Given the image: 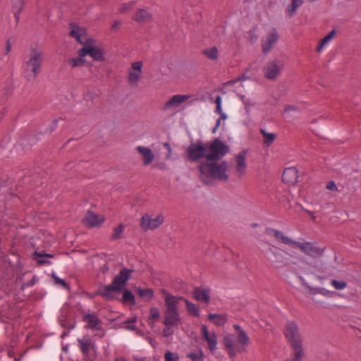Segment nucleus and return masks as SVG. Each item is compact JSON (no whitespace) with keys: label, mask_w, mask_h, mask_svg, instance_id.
Returning a JSON list of instances; mask_svg holds the SVG:
<instances>
[{"label":"nucleus","mask_w":361,"mask_h":361,"mask_svg":"<svg viewBox=\"0 0 361 361\" xmlns=\"http://www.w3.org/2000/svg\"><path fill=\"white\" fill-rule=\"evenodd\" d=\"M298 171L296 167H288L285 169L282 175V180L284 183L294 185L298 182Z\"/></svg>","instance_id":"f3484780"},{"label":"nucleus","mask_w":361,"mask_h":361,"mask_svg":"<svg viewBox=\"0 0 361 361\" xmlns=\"http://www.w3.org/2000/svg\"><path fill=\"white\" fill-rule=\"evenodd\" d=\"M121 25V23L118 21L114 22V23L112 25V29H116L119 25Z\"/></svg>","instance_id":"338daca9"},{"label":"nucleus","mask_w":361,"mask_h":361,"mask_svg":"<svg viewBox=\"0 0 361 361\" xmlns=\"http://www.w3.org/2000/svg\"><path fill=\"white\" fill-rule=\"evenodd\" d=\"M190 97L189 94H176L173 95L169 100H168L163 108L164 110H167L171 107L177 108L182 103L185 102Z\"/></svg>","instance_id":"a211bd4d"},{"label":"nucleus","mask_w":361,"mask_h":361,"mask_svg":"<svg viewBox=\"0 0 361 361\" xmlns=\"http://www.w3.org/2000/svg\"><path fill=\"white\" fill-rule=\"evenodd\" d=\"M207 144H204L201 140L191 143L186 149L187 159L190 162H199L202 159L207 161Z\"/></svg>","instance_id":"0eeeda50"},{"label":"nucleus","mask_w":361,"mask_h":361,"mask_svg":"<svg viewBox=\"0 0 361 361\" xmlns=\"http://www.w3.org/2000/svg\"><path fill=\"white\" fill-rule=\"evenodd\" d=\"M215 112L219 114L222 113L223 111H222L221 106H216Z\"/></svg>","instance_id":"69168bd1"},{"label":"nucleus","mask_w":361,"mask_h":361,"mask_svg":"<svg viewBox=\"0 0 361 361\" xmlns=\"http://www.w3.org/2000/svg\"><path fill=\"white\" fill-rule=\"evenodd\" d=\"M223 343L228 351L230 357L233 358L238 353L246 351L247 345L238 343V336L235 334H228L223 338Z\"/></svg>","instance_id":"6e6552de"},{"label":"nucleus","mask_w":361,"mask_h":361,"mask_svg":"<svg viewBox=\"0 0 361 361\" xmlns=\"http://www.w3.org/2000/svg\"><path fill=\"white\" fill-rule=\"evenodd\" d=\"M304 285L305 286V287L307 288H308L309 290V293L312 295H316V294H319V288H313V287H311L310 286H309L308 284L307 283H304Z\"/></svg>","instance_id":"8fccbe9b"},{"label":"nucleus","mask_w":361,"mask_h":361,"mask_svg":"<svg viewBox=\"0 0 361 361\" xmlns=\"http://www.w3.org/2000/svg\"><path fill=\"white\" fill-rule=\"evenodd\" d=\"M204 353L201 349L196 353H190L187 355L192 361H204Z\"/></svg>","instance_id":"72a5a7b5"},{"label":"nucleus","mask_w":361,"mask_h":361,"mask_svg":"<svg viewBox=\"0 0 361 361\" xmlns=\"http://www.w3.org/2000/svg\"><path fill=\"white\" fill-rule=\"evenodd\" d=\"M197 169L200 173L202 181L207 183L206 179H215L226 182L228 180L227 174L228 164L226 161L218 162V161H204L200 163Z\"/></svg>","instance_id":"7ed1b4c3"},{"label":"nucleus","mask_w":361,"mask_h":361,"mask_svg":"<svg viewBox=\"0 0 361 361\" xmlns=\"http://www.w3.org/2000/svg\"><path fill=\"white\" fill-rule=\"evenodd\" d=\"M216 106H221V96H217L215 99Z\"/></svg>","instance_id":"680f3d73"},{"label":"nucleus","mask_w":361,"mask_h":361,"mask_svg":"<svg viewBox=\"0 0 361 361\" xmlns=\"http://www.w3.org/2000/svg\"><path fill=\"white\" fill-rule=\"evenodd\" d=\"M132 20L138 24L148 23L152 20V14L147 8H138L134 13Z\"/></svg>","instance_id":"4468645a"},{"label":"nucleus","mask_w":361,"mask_h":361,"mask_svg":"<svg viewBox=\"0 0 361 361\" xmlns=\"http://www.w3.org/2000/svg\"><path fill=\"white\" fill-rule=\"evenodd\" d=\"M71 30L69 33L70 36L75 38L76 41L84 47L80 49L78 51V55L85 56L86 55L90 56L94 61H104L105 57L101 49L97 47L93 46V39L88 38L85 42L82 39V36L85 34V29L78 27L75 24L70 23Z\"/></svg>","instance_id":"f03ea898"},{"label":"nucleus","mask_w":361,"mask_h":361,"mask_svg":"<svg viewBox=\"0 0 361 361\" xmlns=\"http://www.w3.org/2000/svg\"><path fill=\"white\" fill-rule=\"evenodd\" d=\"M139 297L145 299L147 301H150L154 297V290L152 288H142L139 287L136 290Z\"/></svg>","instance_id":"a878e982"},{"label":"nucleus","mask_w":361,"mask_h":361,"mask_svg":"<svg viewBox=\"0 0 361 361\" xmlns=\"http://www.w3.org/2000/svg\"><path fill=\"white\" fill-rule=\"evenodd\" d=\"M103 221V219L99 220V216L91 211H88L82 219L83 224L90 228L99 226Z\"/></svg>","instance_id":"6ab92c4d"},{"label":"nucleus","mask_w":361,"mask_h":361,"mask_svg":"<svg viewBox=\"0 0 361 361\" xmlns=\"http://www.w3.org/2000/svg\"><path fill=\"white\" fill-rule=\"evenodd\" d=\"M260 133L264 137V145L270 146L276 140V135L273 133H267L264 129H260Z\"/></svg>","instance_id":"c85d7f7f"},{"label":"nucleus","mask_w":361,"mask_h":361,"mask_svg":"<svg viewBox=\"0 0 361 361\" xmlns=\"http://www.w3.org/2000/svg\"><path fill=\"white\" fill-rule=\"evenodd\" d=\"M293 350L295 351L294 357L287 360L286 361H298L300 360L303 355V348L302 347H292Z\"/></svg>","instance_id":"e433bc0d"},{"label":"nucleus","mask_w":361,"mask_h":361,"mask_svg":"<svg viewBox=\"0 0 361 361\" xmlns=\"http://www.w3.org/2000/svg\"><path fill=\"white\" fill-rule=\"evenodd\" d=\"M35 283H36V276H34L31 281L25 283L23 285L22 288L23 289L25 287L32 286Z\"/></svg>","instance_id":"864d4df0"},{"label":"nucleus","mask_w":361,"mask_h":361,"mask_svg":"<svg viewBox=\"0 0 361 361\" xmlns=\"http://www.w3.org/2000/svg\"><path fill=\"white\" fill-rule=\"evenodd\" d=\"M178 355L176 353L167 351L165 353V361H178Z\"/></svg>","instance_id":"37998d69"},{"label":"nucleus","mask_w":361,"mask_h":361,"mask_svg":"<svg viewBox=\"0 0 361 361\" xmlns=\"http://www.w3.org/2000/svg\"><path fill=\"white\" fill-rule=\"evenodd\" d=\"M42 63V56L41 52L36 49H32V54L30 59L26 61L24 68V75L27 80L32 81L36 78V76L41 71Z\"/></svg>","instance_id":"39448f33"},{"label":"nucleus","mask_w":361,"mask_h":361,"mask_svg":"<svg viewBox=\"0 0 361 361\" xmlns=\"http://www.w3.org/2000/svg\"><path fill=\"white\" fill-rule=\"evenodd\" d=\"M271 253L274 257H270L269 259L272 263L279 264L283 262V257L279 252L271 251Z\"/></svg>","instance_id":"79ce46f5"},{"label":"nucleus","mask_w":361,"mask_h":361,"mask_svg":"<svg viewBox=\"0 0 361 361\" xmlns=\"http://www.w3.org/2000/svg\"><path fill=\"white\" fill-rule=\"evenodd\" d=\"M164 147L168 150L169 153L171 152V148L169 142L164 143Z\"/></svg>","instance_id":"0e129e2a"},{"label":"nucleus","mask_w":361,"mask_h":361,"mask_svg":"<svg viewBox=\"0 0 361 361\" xmlns=\"http://www.w3.org/2000/svg\"><path fill=\"white\" fill-rule=\"evenodd\" d=\"M85 56H81L79 55L78 58H71L68 59V63L72 67H81L85 64V59H84Z\"/></svg>","instance_id":"7c9ffc66"},{"label":"nucleus","mask_w":361,"mask_h":361,"mask_svg":"<svg viewBox=\"0 0 361 361\" xmlns=\"http://www.w3.org/2000/svg\"><path fill=\"white\" fill-rule=\"evenodd\" d=\"M207 147L208 161H219L229 152L228 146L219 138H216L209 144H207Z\"/></svg>","instance_id":"423d86ee"},{"label":"nucleus","mask_w":361,"mask_h":361,"mask_svg":"<svg viewBox=\"0 0 361 361\" xmlns=\"http://www.w3.org/2000/svg\"><path fill=\"white\" fill-rule=\"evenodd\" d=\"M124 230V226L123 224H119L116 228H114V233L111 237V239L113 240H118L121 238L122 233Z\"/></svg>","instance_id":"c9c22d12"},{"label":"nucleus","mask_w":361,"mask_h":361,"mask_svg":"<svg viewBox=\"0 0 361 361\" xmlns=\"http://www.w3.org/2000/svg\"><path fill=\"white\" fill-rule=\"evenodd\" d=\"M331 283L336 290H343L347 286L345 281H337L336 279L331 280Z\"/></svg>","instance_id":"4c0bfd02"},{"label":"nucleus","mask_w":361,"mask_h":361,"mask_svg":"<svg viewBox=\"0 0 361 361\" xmlns=\"http://www.w3.org/2000/svg\"><path fill=\"white\" fill-rule=\"evenodd\" d=\"M80 350L86 361H93L96 358L95 345L89 336L78 339Z\"/></svg>","instance_id":"1a4fd4ad"},{"label":"nucleus","mask_w":361,"mask_h":361,"mask_svg":"<svg viewBox=\"0 0 361 361\" xmlns=\"http://www.w3.org/2000/svg\"><path fill=\"white\" fill-rule=\"evenodd\" d=\"M161 292L165 295L164 302L166 305V310L164 312V319L163 324L165 326H178L180 322L178 304L180 300L183 299V297L174 296L164 289H162Z\"/></svg>","instance_id":"20e7f679"},{"label":"nucleus","mask_w":361,"mask_h":361,"mask_svg":"<svg viewBox=\"0 0 361 361\" xmlns=\"http://www.w3.org/2000/svg\"><path fill=\"white\" fill-rule=\"evenodd\" d=\"M283 69V64L279 60L271 61L263 66L264 76L269 80H276Z\"/></svg>","instance_id":"9d476101"},{"label":"nucleus","mask_w":361,"mask_h":361,"mask_svg":"<svg viewBox=\"0 0 361 361\" xmlns=\"http://www.w3.org/2000/svg\"><path fill=\"white\" fill-rule=\"evenodd\" d=\"M249 78L248 76L245 75V74H243L241 76L237 78L235 80H233V81H230L231 83H235L238 81H243V80H247Z\"/></svg>","instance_id":"5fc2aeb1"},{"label":"nucleus","mask_w":361,"mask_h":361,"mask_svg":"<svg viewBox=\"0 0 361 361\" xmlns=\"http://www.w3.org/2000/svg\"><path fill=\"white\" fill-rule=\"evenodd\" d=\"M82 320L88 324L90 328L93 329H99L98 324L101 323V321L94 313L84 314Z\"/></svg>","instance_id":"b1692460"},{"label":"nucleus","mask_w":361,"mask_h":361,"mask_svg":"<svg viewBox=\"0 0 361 361\" xmlns=\"http://www.w3.org/2000/svg\"><path fill=\"white\" fill-rule=\"evenodd\" d=\"M121 301L124 304L130 303L133 305H135L136 304L133 293L126 288L123 289V297Z\"/></svg>","instance_id":"cd10ccee"},{"label":"nucleus","mask_w":361,"mask_h":361,"mask_svg":"<svg viewBox=\"0 0 361 361\" xmlns=\"http://www.w3.org/2000/svg\"><path fill=\"white\" fill-rule=\"evenodd\" d=\"M294 248H299L305 255L313 258L319 257L323 254L322 249L310 242L302 243L297 241V245H295Z\"/></svg>","instance_id":"f8f14e48"},{"label":"nucleus","mask_w":361,"mask_h":361,"mask_svg":"<svg viewBox=\"0 0 361 361\" xmlns=\"http://www.w3.org/2000/svg\"><path fill=\"white\" fill-rule=\"evenodd\" d=\"M233 328L238 333V343H240L242 345H248V344L250 343V338L247 336L245 331L238 324H234Z\"/></svg>","instance_id":"393cba45"},{"label":"nucleus","mask_w":361,"mask_h":361,"mask_svg":"<svg viewBox=\"0 0 361 361\" xmlns=\"http://www.w3.org/2000/svg\"><path fill=\"white\" fill-rule=\"evenodd\" d=\"M201 330L202 335L205 340L208 343V348L212 351L214 352L216 349L217 340L216 334L213 332L209 334L207 331V328L206 325H202Z\"/></svg>","instance_id":"aec40b11"},{"label":"nucleus","mask_w":361,"mask_h":361,"mask_svg":"<svg viewBox=\"0 0 361 361\" xmlns=\"http://www.w3.org/2000/svg\"><path fill=\"white\" fill-rule=\"evenodd\" d=\"M164 222V216L159 215L154 219H151L147 214L142 216L141 219V227L143 230H154L158 228Z\"/></svg>","instance_id":"ddd939ff"},{"label":"nucleus","mask_w":361,"mask_h":361,"mask_svg":"<svg viewBox=\"0 0 361 361\" xmlns=\"http://www.w3.org/2000/svg\"><path fill=\"white\" fill-rule=\"evenodd\" d=\"M247 151L243 150L240 152L235 157L236 161V171L239 173L240 176H242L245 173L247 164H246V156Z\"/></svg>","instance_id":"5701e85b"},{"label":"nucleus","mask_w":361,"mask_h":361,"mask_svg":"<svg viewBox=\"0 0 361 361\" xmlns=\"http://www.w3.org/2000/svg\"><path fill=\"white\" fill-rule=\"evenodd\" d=\"M33 256H36L37 257H51L53 258L54 255L46 253L44 252H37L35 251L33 253Z\"/></svg>","instance_id":"a18cd8bd"},{"label":"nucleus","mask_w":361,"mask_h":361,"mask_svg":"<svg viewBox=\"0 0 361 361\" xmlns=\"http://www.w3.org/2000/svg\"><path fill=\"white\" fill-rule=\"evenodd\" d=\"M146 357H134L135 361H145Z\"/></svg>","instance_id":"774afa93"},{"label":"nucleus","mask_w":361,"mask_h":361,"mask_svg":"<svg viewBox=\"0 0 361 361\" xmlns=\"http://www.w3.org/2000/svg\"><path fill=\"white\" fill-rule=\"evenodd\" d=\"M53 278L56 284L61 285L66 288H69L68 283L63 279L56 276L55 274H53Z\"/></svg>","instance_id":"c03bdc74"},{"label":"nucleus","mask_w":361,"mask_h":361,"mask_svg":"<svg viewBox=\"0 0 361 361\" xmlns=\"http://www.w3.org/2000/svg\"><path fill=\"white\" fill-rule=\"evenodd\" d=\"M284 334L291 347H302L301 336L295 322H289L287 323Z\"/></svg>","instance_id":"9b49d317"},{"label":"nucleus","mask_w":361,"mask_h":361,"mask_svg":"<svg viewBox=\"0 0 361 361\" xmlns=\"http://www.w3.org/2000/svg\"><path fill=\"white\" fill-rule=\"evenodd\" d=\"M249 35H250V41L251 42H255L257 41L258 37L255 34V30H251L249 31Z\"/></svg>","instance_id":"603ef678"},{"label":"nucleus","mask_w":361,"mask_h":361,"mask_svg":"<svg viewBox=\"0 0 361 361\" xmlns=\"http://www.w3.org/2000/svg\"><path fill=\"white\" fill-rule=\"evenodd\" d=\"M140 74L138 73L135 72L134 71H132L131 69L129 70V75H128V82L130 84L136 85L137 84V82L140 78Z\"/></svg>","instance_id":"f704fd0d"},{"label":"nucleus","mask_w":361,"mask_h":361,"mask_svg":"<svg viewBox=\"0 0 361 361\" xmlns=\"http://www.w3.org/2000/svg\"><path fill=\"white\" fill-rule=\"evenodd\" d=\"M136 149L142 155L144 165L147 166L152 162L154 154L149 147L138 146Z\"/></svg>","instance_id":"4be33fe9"},{"label":"nucleus","mask_w":361,"mask_h":361,"mask_svg":"<svg viewBox=\"0 0 361 361\" xmlns=\"http://www.w3.org/2000/svg\"><path fill=\"white\" fill-rule=\"evenodd\" d=\"M133 6H134V1L123 3L121 4V7L119 8L118 11L121 13H124L128 11L132 10Z\"/></svg>","instance_id":"ea45409f"},{"label":"nucleus","mask_w":361,"mask_h":361,"mask_svg":"<svg viewBox=\"0 0 361 361\" xmlns=\"http://www.w3.org/2000/svg\"><path fill=\"white\" fill-rule=\"evenodd\" d=\"M336 35V30H333L331 31L326 36H325L320 42L319 46L317 48V51H320L324 46H325L326 44H328L330 40H331Z\"/></svg>","instance_id":"473e14b6"},{"label":"nucleus","mask_w":361,"mask_h":361,"mask_svg":"<svg viewBox=\"0 0 361 361\" xmlns=\"http://www.w3.org/2000/svg\"><path fill=\"white\" fill-rule=\"evenodd\" d=\"M298 7H300L304 2V0H291Z\"/></svg>","instance_id":"052dcab7"},{"label":"nucleus","mask_w":361,"mask_h":361,"mask_svg":"<svg viewBox=\"0 0 361 361\" xmlns=\"http://www.w3.org/2000/svg\"><path fill=\"white\" fill-rule=\"evenodd\" d=\"M194 298L197 301L208 304L210 302V291L200 287H195L192 293Z\"/></svg>","instance_id":"412c9836"},{"label":"nucleus","mask_w":361,"mask_h":361,"mask_svg":"<svg viewBox=\"0 0 361 361\" xmlns=\"http://www.w3.org/2000/svg\"><path fill=\"white\" fill-rule=\"evenodd\" d=\"M208 317L209 319L212 321L216 326H221L224 324L227 321L226 317L222 314H209Z\"/></svg>","instance_id":"c756f323"},{"label":"nucleus","mask_w":361,"mask_h":361,"mask_svg":"<svg viewBox=\"0 0 361 361\" xmlns=\"http://www.w3.org/2000/svg\"><path fill=\"white\" fill-rule=\"evenodd\" d=\"M298 6H296L294 3L291 1V4H289L286 8V15L288 18L293 17L296 12V10L298 8Z\"/></svg>","instance_id":"a19ab883"},{"label":"nucleus","mask_w":361,"mask_h":361,"mask_svg":"<svg viewBox=\"0 0 361 361\" xmlns=\"http://www.w3.org/2000/svg\"><path fill=\"white\" fill-rule=\"evenodd\" d=\"M298 106L295 105H288L285 107L284 111H298Z\"/></svg>","instance_id":"4d7b16f0"},{"label":"nucleus","mask_w":361,"mask_h":361,"mask_svg":"<svg viewBox=\"0 0 361 361\" xmlns=\"http://www.w3.org/2000/svg\"><path fill=\"white\" fill-rule=\"evenodd\" d=\"M267 233H273L276 240L285 245H288L290 247L294 248L295 245H297V241L291 239L290 238L286 236L283 232L275 228H267L266 229Z\"/></svg>","instance_id":"2eb2a0df"},{"label":"nucleus","mask_w":361,"mask_h":361,"mask_svg":"<svg viewBox=\"0 0 361 361\" xmlns=\"http://www.w3.org/2000/svg\"><path fill=\"white\" fill-rule=\"evenodd\" d=\"M44 257H37L36 256H33V259H35L37 262V264L40 266L45 265V264H50L51 262L49 260L43 259Z\"/></svg>","instance_id":"de8ad7c7"},{"label":"nucleus","mask_w":361,"mask_h":361,"mask_svg":"<svg viewBox=\"0 0 361 361\" xmlns=\"http://www.w3.org/2000/svg\"><path fill=\"white\" fill-rule=\"evenodd\" d=\"M133 269L127 268L122 269L109 285L100 286L94 295H99L106 300H115L118 298L116 293H120L126 286L127 281L130 279Z\"/></svg>","instance_id":"f257e3e1"},{"label":"nucleus","mask_w":361,"mask_h":361,"mask_svg":"<svg viewBox=\"0 0 361 361\" xmlns=\"http://www.w3.org/2000/svg\"><path fill=\"white\" fill-rule=\"evenodd\" d=\"M142 63L141 61H137V62H135L132 64V71H137L138 72V73H141L142 72Z\"/></svg>","instance_id":"49530a36"},{"label":"nucleus","mask_w":361,"mask_h":361,"mask_svg":"<svg viewBox=\"0 0 361 361\" xmlns=\"http://www.w3.org/2000/svg\"><path fill=\"white\" fill-rule=\"evenodd\" d=\"M22 8H23V6L21 4L20 6V7L18 8H17L16 10H15V11H14V16H15V18L17 22L19 20V16L21 12Z\"/></svg>","instance_id":"6e6d98bb"},{"label":"nucleus","mask_w":361,"mask_h":361,"mask_svg":"<svg viewBox=\"0 0 361 361\" xmlns=\"http://www.w3.org/2000/svg\"><path fill=\"white\" fill-rule=\"evenodd\" d=\"M329 293V290H326L325 288H319V294L327 295Z\"/></svg>","instance_id":"e2e57ef3"},{"label":"nucleus","mask_w":361,"mask_h":361,"mask_svg":"<svg viewBox=\"0 0 361 361\" xmlns=\"http://www.w3.org/2000/svg\"><path fill=\"white\" fill-rule=\"evenodd\" d=\"M202 54L211 60H216L219 56L218 49L216 47L203 50Z\"/></svg>","instance_id":"2f4dec72"},{"label":"nucleus","mask_w":361,"mask_h":361,"mask_svg":"<svg viewBox=\"0 0 361 361\" xmlns=\"http://www.w3.org/2000/svg\"><path fill=\"white\" fill-rule=\"evenodd\" d=\"M182 300L185 301L187 310L188 312V314L190 316H192V317H199L200 316V308L197 305L190 302L188 299H185L184 298Z\"/></svg>","instance_id":"bb28decb"},{"label":"nucleus","mask_w":361,"mask_h":361,"mask_svg":"<svg viewBox=\"0 0 361 361\" xmlns=\"http://www.w3.org/2000/svg\"><path fill=\"white\" fill-rule=\"evenodd\" d=\"M160 317V312L157 307H152L149 310V320L156 321Z\"/></svg>","instance_id":"58836bf2"},{"label":"nucleus","mask_w":361,"mask_h":361,"mask_svg":"<svg viewBox=\"0 0 361 361\" xmlns=\"http://www.w3.org/2000/svg\"><path fill=\"white\" fill-rule=\"evenodd\" d=\"M11 50V44L10 42V39H7L6 44V50H5V54H8Z\"/></svg>","instance_id":"13d9d810"},{"label":"nucleus","mask_w":361,"mask_h":361,"mask_svg":"<svg viewBox=\"0 0 361 361\" xmlns=\"http://www.w3.org/2000/svg\"><path fill=\"white\" fill-rule=\"evenodd\" d=\"M279 40V35L276 29L271 31L266 36V39L262 42L263 52L267 54Z\"/></svg>","instance_id":"dca6fc26"},{"label":"nucleus","mask_w":361,"mask_h":361,"mask_svg":"<svg viewBox=\"0 0 361 361\" xmlns=\"http://www.w3.org/2000/svg\"><path fill=\"white\" fill-rule=\"evenodd\" d=\"M326 188L329 190H337V186L333 180L329 181L326 184Z\"/></svg>","instance_id":"3c124183"},{"label":"nucleus","mask_w":361,"mask_h":361,"mask_svg":"<svg viewBox=\"0 0 361 361\" xmlns=\"http://www.w3.org/2000/svg\"><path fill=\"white\" fill-rule=\"evenodd\" d=\"M171 326H165L163 329V336L164 337H169L173 334V331L171 329Z\"/></svg>","instance_id":"09e8293b"},{"label":"nucleus","mask_w":361,"mask_h":361,"mask_svg":"<svg viewBox=\"0 0 361 361\" xmlns=\"http://www.w3.org/2000/svg\"><path fill=\"white\" fill-rule=\"evenodd\" d=\"M221 118H218L216 122V125L212 129V133H215L216 131L217 130L218 128L219 127L220 124H221Z\"/></svg>","instance_id":"bf43d9fd"}]
</instances>
